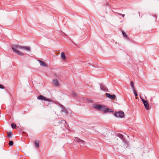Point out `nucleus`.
I'll return each instance as SVG.
<instances>
[{
	"label": "nucleus",
	"mask_w": 159,
	"mask_h": 159,
	"mask_svg": "<svg viewBox=\"0 0 159 159\" xmlns=\"http://www.w3.org/2000/svg\"><path fill=\"white\" fill-rule=\"evenodd\" d=\"M34 142L36 147L37 148L39 147V141L38 140H35Z\"/></svg>",
	"instance_id": "nucleus-14"
},
{
	"label": "nucleus",
	"mask_w": 159,
	"mask_h": 159,
	"mask_svg": "<svg viewBox=\"0 0 159 159\" xmlns=\"http://www.w3.org/2000/svg\"><path fill=\"white\" fill-rule=\"evenodd\" d=\"M0 88L4 89V88L2 85L0 84Z\"/></svg>",
	"instance_id": "nucleus-25"
},
{
	"label": "nucleus",
	"mask_w": 159,
	"mask_h": 159,
	"mask_svg": "<svg viewBox=\"0 0 159 159\" xmlns=\"http://www.w3.org/2000/svg\"><path fill=\"white\" fill-rule=\"evenodd\" d=\"M75 138V141L77 142H81V143H84V141L80 139L78 137H76Z\"/></svg>",
	"instance_id": "nucleus-12"
},
{
	"label": "nucleus",
	"mask_w": 159,
	"mask_h": 159,
	"mask_svg": "<svg viewBox=\"0 0 159 159\" xmlns=\"http://www.w3.org/2000/svg\"><path fill=\"white\" fill-rule=\"evenodd\" d=\"M16 125L14 123H12L11 125V126L13 129H15L16 127Z\"/></svg>",
	"instance_id": "nucleus-20"
},
{
	"label": "nucleus",
	"mask_w": 159,
	"mask_h": 159,
	"mask_svg": "<svg viewBox=\"0 0 159 159\" xmlns=\"http://www.w3.org/2000/svg\"><path fill=\"white\" fill-rule=\"evenodd\" d=\"M100 88L102 90H103L104 91L107 90V87L105 85L102 84H101L100 85Z\"/></svg>",
	"instance_id": "nucleus-13"
},
{
	"label": "nucleus",
	"mask_w": 159,
	"mask_h": 159,
	"mask_svg": "<svg viewBox=\"0 0 159 159\" xmlns=\"http://www.w3.org/2000/svg\"><path fill=\"white\" fill-rule=\"evenodd\" d=\"M12 134V133L11 132H9L7 133V136H8V137L9 138L11 137Z\"/></svg>",
	"instance_id": "nucleus-18"
},
{
	"label": "nucleus",
	"mask_w": 159,
	"mask_h": 159,
	"mask_svg": "<svg viewBox=\"0 0 159 159\" xmlns=\"http://www.w3.org/2000/svg\"><path fill=\"white\" fill-rule=\"evenodd\" d=\"M117 136L120 138L122 139H123V136L120 134L118 133L116 134Z\"/></svg>",
	"instance_id": "nucleus-15"
},
{
	"label": "nucleus",
	"mask_w": 159,
	"mask_h": 159,
	"mask_svg": "<svg viewBox=\"0 0 159 159\" xmlns=\"http://www.w3.org/2000/svg\"><path fill=\"white\" fill-rule=\"evenodd\" d=\"M100 111H102L105 112H107L109 111V109L106 106L101 105Z\"/></svg>",
	"instance_id": "nucleus-6"
},
{
	"label": "nucleus",
	"mask_w": 159,
	"mask_h": 159,
	"mask_svg": "<svg viewBox=\"0 0 159 159\" xmlns=\"http://www.w3.org/2000/svg\"><path fill=\"white\" fill-rule=\"evenodd\" d=\"M52 84L56 87H58L59 86V82L57 79H55L53 80Z\"/></svg>",
	"instance_id": "nucleus-8"
},
{
	"label": "nucleus",
	"mask_w": 159,
	"mask_h": 159,
	"mask_svg": "<svg viewBox=\"0 0 159 159\" xmlns=\"http://www.w3.org/2000/svg\"><path fill=\"white\" fill-rule=\"evenodd\" d=\"M101 105H98V104H94L93 105V108H95L96 109H97L98 111H100V107H101Z\"/></svg>",
	"instance_id": "nucleus-10"
},
{
	"label": "nucleus",
	"mask_w": 159,
	"mask_h": 159,
	"mask_svg": "<svg viewBox=\"0 0 159 159\" xmlns=\"http://www.w3.org/2000/svg\"><path fill=\"white\" fill-rule=\"evenodd\" d=\"M130 85L133 89V90H134L135 89L134 86V83L132 81H131L130 82Z\"/></svg>",
	"instance_id": "nucleus-16"
},
{
	"label": "nucleus",
	"mask_w": 159,
	"mask_h": 159,
	"mask_svg": "<svg viewBox=\"0 0 159 159\" xmlns=\"http://www.w3.org/2000/svg\"><path fill=\"white\" fill-rule=\"evenodd\" d=\"M109 3H107V4L106 5H107V6H109Z\"/></svg>",
	"instance_id": "nucleus-29"
},
{
	"label": "nucleus",
	"mask_w": 159,
	"mask_h": 159,
	"mask_svg": "<svg viewBox=\"0 0 159 159\" xmlns=\"http://www.w3.org/2000/svg\"><path fill=\"white\" fill-rule=\"evenodd\" d=\"M61 34L63 36L65 37V38H66V37H67V36L64 33L62 32L61 33Z\"/></svg>",
	"instance_id": "nucleus-22"
},
{
	"label": "nucleus",
	"mask_w": 159,
	"mask_h": 159,
	"mask_svg": "<svg viewBox=\"0 0 159 159\" xmlns=\"http://www.w3.org/2000/svg\"><path fill=\"white\" fill-rule=\"evenodd\" d=\"M74 95L75 97H76L77 95V94L76 93H74Z\"/></svg>",
	"instance_id": "nucleus-26"
},
{
	"label": "nucleus",
	"mask_w": 159,
	"mask_h": 159,
	"mask_svg": "<svg viewBox=\"0 0 159 159\" xmlns=\"http://www.w3.org/2000/svg\"><path fill=\"white\" fill-rule=\"evenodd\" d=\"M140 98L143 102L146 109L147 110H148L149 109V104L148 103L147 101L144 100L143 99L141 98V97H140Z\"/></svg>",
	"instance_id": "nucleus-5"
},
{
	"label": "nucleus",
	"mask_w": 159,
	"mask_h": 159,
	"mask_svg": "<svg viewBox=\"0 0 159 159\" xmlns=\"http://www.w3.org/2000/svg\"><path fill=\"white\" fill-rule=\"evenodd\" d=\"M61 111L62 112H64L66 114L68 113V111H67V110H66V109L64 107H63L62 108Z\"/></svg>",
	"instance_id": "nucleus-17"
},
{
	"label": "nucleus",
	"mask_w": 159,
	"mask_h": 159,
	"mask_svg": "<svg viewBox=\"0 0 159 159\" xmlns=\"http://www.w3.org/2000/svg\"><path fill=\"white\" fill-rule=\"evenodd\" d=\"M38 61L39 62L40 65L41 66L47 67L48 65L45 62L40 60H38Z\"/></svg>",
	"instance_id": "nucleus-9"
},
{
	"label": "nucleus",
	"mask_w": 159,
	"mask_h": 159,
	"mask_svg": "<svg viewBox=\"0 0 159 159\" xmlns=\"http://www.w3.org/2000/svg\"><path fill=\"white\" fill-rule=\"evenodd\" d=\"M125 16V15L124 14L122 15V16L123 17H124Z\"/></svg>",
	"instance_id": "nucleus-30"
},
{
	"label": "nucleus",
	"mask_w": 159,
	"mask_h": 159,
	"mask_svg": "<svg viewBox=\"0 0 159 159\" xmlns=\"http://www.w3.org/2000/svg\"><path fill=\"white\" fill-rule=\"evenodd\" d=\"M38 99L41 100H44L47 101L49 102H52L51 100L49 99H48L45 98L43 96L41 95L38 96L37 98Z\"/></svg>",
	"instance_id": "nucleus-4"
},
{
	"label": "nucleus",
	"mask_w": 159,
	"mask_h": 159,
	"mask_svg": "<svg viewBox=\"0 0 159 159\" xmlns=\"http://www.w3.org/2000/svg\"><path fill=\"white\" fill-rule=\"evenodd\" d=\"M61 59L63 61H65L66 60V57L65 56V53L64 52L61 53Z\"/></svg>",
	"instance_id": "nucleus-11"
},
{
	"label": "nucleus",
	"mask_w": 159,
	"mask_h": 159,
	"mask_svg": "<svg viewBox=\"0 0 159 159\" xmlns=\"http://www.w3.org/2000/svg\"><path fill=\"white\" fill-rule=\"evenodd\" d=\"M11 48L13 51L17 53L19 55L23 56L24 55V53L22 52L19 50V49H23L27 51H30V48L28 46H19L17 45H15L12 46Z\"/></svg>",
	"instance_id": "nucleus-1"
},
{
	"label": "nucleus",
	"mask_w": 159,
	"mask_h": 159,
	"mask_svg": "<svg viewBox=\"0 0 159 159\" xmlns=\"http://www.w3.org/2000/svg\"><path fill=\"white\" fill-rule=\"evenodd\" d=\"M58 123L59 125H61V127L62 129H64L65 127L66 128L65 125L66 124V122L64 120H61V121L59 122Z\"/></svg>",
	"instance_id": "nucleus-3"
},
{
	"label": "nucleus",
	"mask_w": 159,
	"mask_h": 159,
	"mask_svg": "<svg viewBox=\"0 0 159 159\" xmlns=\"http://www.w3.org/2000/svg\"><path fill=\"white\" fill-rule=\"evenodd\" d=\"M13 144V142L12 141H10L9 142V144L10 146H12Z\"/></svg>",
	"instance_id": "nucleus-21"
},
{
	"label": "nucleus",
	"mask_w": 159,
	"mask_h": 159,
	"mask_svg": "<svg viewBox=\"0 0 159 159\" xmlns=\"http://www.w3.org/2000/svg\"><path fill=\"white\" fill-rule=\"evenodd\" d=\"M122 34H123V36L124 37H125L126 39H128L127 35L123 31H122Z\"/></svg>",
	"instance_id": "nucleus-19"
},
{
	"label": "nucleus",
	"mask_w": 159,
	"mask_h": 159,
	"mask_svg": "<svg viewBox=\"0 0 159 159\" xmlns=\"http://www.w3.org/2000/svg\"><path fill=\"white\" fill-rule=\"evenodd\" d=\"M54 76L56 77H59V75H58L55 74L54 75Z\"/></svg>",
	"instance_id": "nucleus-24"
},
{
	"label": "nucleus",
	"mask_w": 159,
	"mask_h": 159,
	"mask_svg": "<svg viewBox=\"0 0 159 159\" xmlns=\"http://www.w3.org/2000/svg\"><path fill=\"white\" fill-rule=\"evenodd\" d=\"M72 42L75 45L77 46V45L73 41H72Z\"/></svg>",
	"instance_id": "nucleus-28"
},
{
	"label": "nucleus",
	"mask_w": 159,
	"mask_h": 159,
	"mask_svg": "<svg viewBox=\"0 0 159 159\" xmlns=\"http://www.w3.org/2000/svg\"><path fill=\"white\" fill-rule=\"evenodd\" d=\"M115 116L116 117L122 118L125 116L124 112L122 111H120L115 113Z\"/></svg>",
	"instance_id": "nucleus-2"
},
{
	"label": "nucleus",
	"mask_w": 159,
	"mask_h": 159,
	"mask_svg": "<svg viewBox=\"0 0 159 159\" xmlns=\"http://www.w3.org/2000/svg\"><path fill=\"white\" fill-rule=\"evenodd\" d=\"M106 95L107 97L108 98L112 100H114L116 98V96L114 94L111 95L110 93H106Z\"/></svg>",
	"instance_id": "nucleus-7"
},
{
	"label": "nucleus",
	"mask_w": 159,
	"mask_h": 159,
	"mask_svg": "<svg viewBox=\"0 0 159 159\" xmlns=\"http://www.w3.org/2000/svg\"><path fill=\"white\" fill-rule=\"evenodd\" d=\"M133 91L134 92V93L135 96V97H137L138 96V94H137V92H136L135 89L134 90H133Z\"/></svg>",
	"instance_id": "nucleus-23"
},
{
	"label": "nucleus",
	"mask_w": 159,
	"mask_h": 159,
	"mask_svg": "<svg viewBox=\"0 0 159 159\" xmlns=\"http://www.w3.org/2000/svg\"><path fill=\"white\" fill-rule=\"evenodd\" d=\"M154 17L155 18H156L157 17V16H156V15H154Z\"/></svg>",
	"instance_id": "nucleus-27"
}]
</instances>
